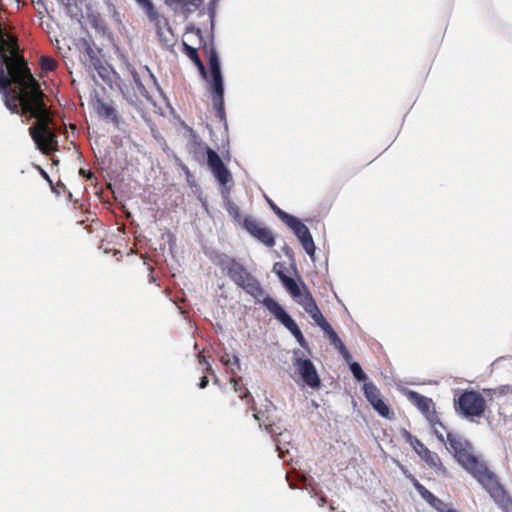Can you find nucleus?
I'll return each instance as SVG.
<instances>
[{
    "instance_id": "27",
    "label": "nucleus",
    "mask_w": 512,
    "mask_h": 512,
    "mask_svg": "<svg viewBox=\"0 0 512 512\" xmlns=\"http://www.w3.org/2000/svg\"><path fill=\"white\" fill-rule=\"evenodd\" d=\"M226 210L228 214L233 218L235 222L241 223L243 222L242 215L240 213L239 207L232 201H227L226 203Z\"/></svg>"
},
{
    "instance_id": "35",
    "label": "nucleus",
    "mask_w": 512,
    "mask_h": 512,
    "mask_svg": "<svg viewBox=\"0 0 512 512\" xmlns=\"http://www.w3.org/2000/svg\"><path fill=\"white\" fill-rule=\"evenodd\" d=\"M99 62H100V60H99V59H96V61H95V62H93V65H94L95 69L98 71L99 76H101V77L104 79V78H105V75H104V73L101 71V69H102V70H104V71H107V70H106V68H104L102 65H99V66H98V65H97V63H99Z\"/></svg>"
},
{
    "instance_id": "7",
    "label": "nucleus",
    "mask_w": 512,
    "mask_h": 512,
    "mask_svg": "<svg viewBox=\"0 0 512 512\" xmlns=\"http://www.w3.org/2000/svg\"><path fill=\"white\" fill-rule=\"evenodd\" d=\"M262 304L283 326H285L291 332V334L296 338L297 342L302 347H304L306 341L303 333L299 329L296 322L284 310V308L270 296H266L264 299H262Z\"/></svg>"
},
{
    "instance_id": "6",
    "label": "nucleus",
    "mask_w": 512,
    "mask_h": 512,
    "mask_svg": "<svg viewBox=\"0 0 512 512\" xmlns=\"http://www.w3.org/2000/svg\"><path fill=\"white\" fill-rule=\"evenodd\" d=\"M455 409L467 418L481 417L486 409V401L480 392L464 390L455 399Z\"/></svg>"
},
{
    "instance_id": "44",
    "label": "nucleus",
    "mask_w": 512,
    "mask_h": 512,
    "mask_svg": "<svg viewBox=\"0 0 512 512\" xmlns=\"http://www.w3.org/2000/svg\"><path fill=\"white\" fill-rule=\"evenodd\" d=\"M329 507H330V510H331V511H334V510H335V507H334L332 504H331Z\"/></svg>"
},
{
    "instance_id": "4",
    "label": "nucleus",
    "mask_w": 512,
    "mask_h": 512,
    "mask_svg": "<svg viewBox=\"0 0 512 512\" xmlns=\"http://www.w3.org/2000/svg\"><path fill=\"white\" fill-rule=\"evenodd\" d=\"M44 97L39 96L19 113L36 119L35 125L29 128L30 135L39 150L48 154L51 151L57 150L58 141L56 134L50 127L52 120L44 102Z\"/></svg>"
},
{
    "instance_id": "9",
    "label": "nucleus",
    "mask_w": 512,
    "mask_h": 512,
    "mask_svg": "<svg viewBox=\"0 0 512 512\" xmlns=\"http://www.w3.org/2000/svg\"><path fill=\"white\" fill-rule=\"evenodd\" d=\"M193 134V138L195 139V143L201 150H206L207 153V164L209 168L211 169L212 173L216 177V179L220 182L222 185H226L228 182L231 181V173L227 169V167L224 165L223 161L221 160L220 156L211 148L205 147L204 144L201 141H198V136L195 133Z\"/></svg>"
},
{
    "instance_id": "10",
    "label": "nucleus",
    "mask_w": 512,
    "mask_h": 512,
    "mask_svg": "<svg viewBox=\"0 0 512 512\" xmlns=\"http://www.w3.org/2000/svg\"><path fill=\"white\" fill-rule=\"evenodd\" d=\"M285 224L294 232L299 239L303 249L313 259L315 255V244L308 227L295 216H285Z\"/></svg>"
},
{
    "instance_id": "24",
    "label": "nucleus",
    "mask_w": 512,
    "mask_h": 512,
    "mask_svg": "<svg viewBox=\"0 0 512 512\" xmlns=\"http://www.w3.org/2000/svg\"><path fill=\"white\" fill-rule=\"evenodd\" d=\"M97 112L99 115L103 117L117 121L116 110L111 105H108L104 102H99L97 105Z\"/></svg>"
},
{
    "instance_id": "3",
    "label": "nucleus",
    "mask_w": 512,
    "mask_h": 512,
    "mask_svg": "<svg viewBox=\"0 0 512 512\" xmlns=\"http://www.w3.org/2000/svg\"><path fill=\"white\" fill-rule=\"evenodd\" d=\"M448 449L489 493L503 512H512V497L499 482L497 476L471 453V445L462 436L447 432Z\"/></svg>"
},
{
    "instance_id": "21",
    "label": "nucleus",
    "mask_w": 512,
    "mask_h": 512,
    "mask_svg": "<svg viewBox=\"0 0 512 512\" xmlns=\"http://www.w3.org/2000/svg\"><path fill=\"white\" fill-rule=\"evenodd\" d=\"M420 458L425 461L429 467L435 469L437 472H441L443 475L447 474V469L443 465L440 457L436 452L427 449L424 451Z\"/></svg>"
},
{
    "instance_id": "13",
    "label": "nucleus",
    "mask_w": 512,
    "mask_h": 512,
    "mask_svg": "<svg viewBox=\"0 0 512 512\" xmlns=\"http://www.w3.org/2000/svg\"><path fill=\"white\" fill-rule=\"evenodd\" d=\"M414 488L420 496L438 512H458L456 509L449 507L447 503L436 497L424 485H422L412 474L407 475Z\"/></svg>"
},
{
    "instance_id": "41",
    "label": "nucleus",
    "mask_w": 512,
    "mask_h": 512,
    "mask_svg": "<svg viewBox=\"0 0 512 512\" xmlns=\"http://www.w3.org/2000/svg\"><path fill=\"white\" fill-rule=\"evenodd\" d=\"M326 502H327L326 497H321L320 498V506H323Z\"/></svg>"
},
{
    "instance_id": "32",
    "label": "nucleus",
    "mask_w": 512,
    "mask_h": 512,
    "mask_svg": "<svg viewBox=\"0 0 512 512\" xmlns=\"http://www.w3.org/2000/svg\"><path fill=\"white\" fill-rule=\"evenodd\" d=\"M269 205L271 209L274 211V213L285 223L287 221V218L285 216H291L290 214L286 213L282 209H280L274 202L271 200H268Z\"/></svg>"
},
{
    "instance_id": "33",
    "label": "nucleus",
    "mask_w": 512,
    "mask_h": 512,
    "mask_svg": "<svg viewBox=\"0 0 512 512\" xmlns=\"http://www.w3.org/2000/svg\"><path fill=\"white\" fill-rule=\"evenodd\" d=\"M215 3H216V0H212L209 3V6L207 8V15L209 17V21H210V24H211V29H213V27H214Z\"/></svg>"
},
{
    "instance_id": "1",
    "label": "nucleus",
    "mask_w": 512,
    "mask_h": 512,
    "mask_svg": "<svg viewBox=\"0 0 512 512\" xmlns=\"http://www.w3.org/2000/svg\"><path fill=\"white\" fill-rule=\"evenodd\" d=\"M182 52L194 63L207 83L214 109L219 117L224 116V79L213 36L207 42L200 28L190 24L186 27L182 41Z\"/></svg>"
},
{
    "instance_id": "23",
    "label": "nucleus",
    "mask_w": 512,
    "mask_h": 512,
    "mask_svg": "<svg viewBox=\"0 0 512 512\" xmlns=\"http://www.w3.org/2000/svg\"><path fill=\"white\" fill-rule=\"evenodd\" d=\"M403 436L406 442H408L411 445V447L418 454L419 457H421L424 451L428 449L420 439L413 436L410 432L405 430Z\"/></svg>"
},
{
    "instance_id": "11",
    "label": "nucleus",
    "mask_w": 512,
    "mask_h": 512,
    "mask_svg": "<svg viewBox=\"0 0 512 512\" xmlns=\"http://www.w3.org/2000/svg\"><path fill=\"white\" fill-rule=\"evenodd\" d=\"M242 227L265 246L273 247L275 245V237L272 231L255 218L251 216L244 217Z\"/></svg>"
},
{
    "instance_id": "36",
    "label": "nucleus",
    "mask_w": 512,
    "mask_h": 512,
    "mask_svg": "<svg viewBox=\"0 0 512 512\" xmlns=\"http://www.w3.org/2000/svg\"><path fill=\"white\" fill-rule=\"evenodd\" d=\"M79 174L82 175L83 177L87 178V179L94 178V173L93 172H91L90 170H85L83 168H81L79 170Z\"/></svg>"
},
{
    "instance_id": "30",
    "label": "nucleus",
    "mask_w": 512,
    "mask_h": 512,
    "mask_svg": "<svg viewBox=\"0 0 512 512\" xmlns=\"http://www.w3.org/2000/svg\"><path fill=\"white\" fill-rule=\"evenodd\" d=\"M139 4L143 6L149 18L156 17V9L151 0H136Z\"/></svg>"
},
{
    "instance_id": "20",
    "label": "nucleus",
    "mask_w": 512,
    "mask_h": 512,
    "mask_svg": "<svg viewBox=\"0 0 512 512\" xmlns=\"http://www.w3.org/2000/svg\"><path fill=\"white\" fill-rule=\"evenodd\" d=\"M0 36V52H9L11 54L10 58L19 57L17 55V39L14 36L9 35L2 27Z\"/></svg>"
},
{
    "instance_id": "16",
    "label": "nucleus",
    "mask_w": 512,
    "mask_h": 512,
    "mask_svg": "<svg viewBox=\"0 0 512 512\" xmlns=\"http://www.w3.org/2000/svg\"><path fill=\"white\" fill-rule=\"evenodd\" d=\"M298 303L304 308V310L310 315L315 323L323 329L326 324H329L318 308L316 301L312 294L306 289L303 293V297L298 299Z\"/></svg>"
},
{
    "instance_id": "2",
    "label": "nucleus",
    "mask_w": 512,
    "mask_h": 512,
    "mask_svg": "<svg viewBox=\"0 0 512 512\" xmlns=\"http://www.w3.org/2000/svg\"><path fill=\"white\" fill-rule=\"evenodd\" d=\"M7 71L0 66V91L4 92L5 106L19 113L39 96H45L21 57L2 55Z\"/></svg>"
},
{
    "instance_id": "22",
    "label": "nucleus",
    "mask_w": 512,
    "mask_h": 512,
    "mask_svg": "<svg viewBox=\"0 0 512 512\" xmlns=\"http://www.w3.org/2000/svg\"><path fill=\"white\" fill-rule=\"evenodd\" d=\"M240 380H241V378H239V379H236L234 377L231 378V383L233 384L234 390L239 393V396H240L241 399H248V403L250 404V409L252 411H254L253 417L256 420H259L258 413L256 412L255 400L251 396V394H250V392H249V390L247 388H243V392H242V388L239 386V381Z\"/></svg>"
},
{
    "instance_id": "14",
    "label": "nucleus",
    "mask_w": 512,
    "mask_h": 512,
    "mask_svg": "<svg viewBox=\"0 0 512 512\" xmlns=\"http://www.w3.org/2000/svg\"><path fill=\"white\" fill-rule=\"evenodd\" d=\"M294 366L307 386L313 389L320 387L321 381L311 360L298 358L295 360Z\"/></svg>"
},
{
    "instance_id": "5",
    "label": "nucleus",
    "mask_w": 512,
    "mask_h": 512,
    "mask_svg": "<svg viewBox=\"0 0 512 512\" xmlns=\"http://www.w3.org/2000/svg\"><path fill=\"white\" fill-rule=\"evenodd\" d=\"M217 265L237 286L262 303L261 298H265L264 289L258 279L248 272L243 264L235 258L222 254L218 256Z\"/></svg>"
},
{
    "instance_id": "29",
    "label": "nucleus",
    "mask_w": 512,
    "mask_h": 512,
    "mask_svg": "<svg viewBox=\"0 0 512 512\" xmlns=\"http://www.w3.org/2000/svg\"><path fill=\"white\" fill-rule=\"evenodd\" d=\"M350 370L358 381H365L366 380V374L363 372L361 366L357 362H353L350 364Z\"/></svg>"
},
{
    "instance_id": "40",
    "label": "nucleus",
    "mask_w": 512,
    "mask_h": 512,
    "mask_svg": "<svg viewBox=\"0 0 512 512\" xmlns=\"http://www.w3.org/2000/svg\"><path fill=\"white\" fill-rule=\"evenodd\" d=\"M58 2L65 5L66 7H69V5H70V0H58Z\"/></svg>"
},
{
    "instance_id": "8",
    "label": "nucleus",
    "mask_w": 512,
    "mask_h": 512,
    "mask_svg": "<svg viewBox=\"0 0 512 512\" xmlns=\"http://www.w3.org/2000/svg\"><path fill=\"white\" fill-rule=\"evenodd\" d=\"M122 69L125 75L131 77L133 83L137 87L139 94L142 97L149 99L147 85L150 83L156 84V79L150 69L145 66L140 72H138L126 58H123L122 60Z\"/></svg>"
},
{
    "instance_id": "39",
    "label": "nucleus",
    "mask_w": 512,
    "mask_h": 512,
    "mask_svg": "<svg viewBox=\"0 0 512 512\" xmlns=\"http://www.w3.org/2000/svg\"><path fill=\"white\" fill-rule=\"evenodd\" d=\"M205 372H206L207 374H211V375L214 373V371H213V369H212V367H211V365H210V364H207V365H206V367H205Z\"/></svg>"
},
{
    "instance_id": "19",
    "label": "nucleus",
    "mask_w": 512,
    "mask_h": 512,
    "mask_svg": "<svg viewBox=\"0 0 512 512\" xmlns=\"http://www.w3.org/2000/svg\"><path fill=\"white\" fill-rule=\"evenodd\" d=\"M166 3L175 11L180 10L184 16L195 11L202 0H166Z\"/></svg>"
},
{
    "instance_id": "34",
    "label": "nucleus",
    "mask_w": 512,
    "mask_h": 512,
    "mask_svg": "<svg viewBox=\"0 0 512 512\" xmlns=\"http://www.w3.org/2000/svg\"><path fill=\"white\" fill-rule=\"evenodd\" d=\"M282 267V265L280 263H276L274 265V268L273 270L276 272L277 276L279 277V279L281 280V282L283 283V279H286V278H290L289 276H287L281 269H277V267Z\"/></svg>"
},
{
    "instance_id": "15",
    "label": "nucleus",
    "mask_w": 512,
    "mask_h": 512,
    "mask_svg": "<svg viewBox=\"0 0 512 512\" xmlns=\"http://www.w3.org/2000/svg\"><path fill=\"white\" fill-rule=\"evenodd\" d=\"M410 400L415 404V406L420 410V412L425 416L429 423L438 422V414L435 410L434 402L431 398L423 396L417 392H410Z\"/></svg>"
},
{
    "instance_id": "37",
    "label": "nucleus",
    "mask_w": 512,
    "mask_h": 512,
    "mask_svg": "<svg viewBox=\"0 0 512 512\" xmlns=\"http://www.w3.org/2000/svg\"><path fill=\"white\" fill-rule=\"evenodd\" d=\"M197 359H198V362H199L200 365H205L206 366L207 364H209V362L207 361L205 355L203 353H201V352H199L197 354Z\"/></svg>"
},
{
    "instance_id": "42",
    "label": "nucleus",
    "mask_w": 512,
    "mask_h": 512,
    "mask_svg": "<svg viewBox=\"0 0 512 512\" xmlns=\"http://www.w3.org/2000/svg\"><path fill=\"white\" fill-rule=\"evenodd\" d=\"M42 174H43V177H45L46 179H49L48 174L44 170H42Z\"/></svg>"
},
{
    "instance_id": "18",
    "label": "nucleus",
    "mask_w": 512,
    "mask_h": 512,
    "mask_svg": "<svg viewBox=\"0 0 512 512\" xmlns=\"http://www.w3.org/2000/svg\"><path fill=\"white\" fill-rule=\"evenodd\" d=\"M322 330L328 336L331 344L334 345V347L340 352L343 358L349 362L351 360V355L331 325L326 324V327H324Z\"/></svg>"
},
{
    "instance_id": "25",
    "label": "nucleus",
    "mask_w": 512,
    "mask_h": 512,
    "mask_svg": "<svg viewBox=\"0 0 512 512\" xmlns=\"http://www.w3.org/2000/svg\"><path fill=\"white\" fill-rule=\"evenodd\" d=\"M284 287L289 291L292 297L301 299L303 294L301 293V289L296 283V281L292 278L283 279Z\"/></svg>"
},
{
    "instance_id": "12",
    "label": "nucleus",
    "mask_w": 512,
    "mask_h": 512,
    "mask_svg": "<svg viewBox=\"0 0 512 512\" xmlns=\"http://www.w3.org/2000/svg\"><path fill=\"white\" fill-rule=\"evenodd\" d=\"M363 391L368 402L382 417H385L387 419L392 418L393 412L389 409L388 405L381 398V393L374 383H364Z\"/></svg>"
},
{
    "instance_id": "28",
    "label": "nucleus",
    "mask_w": 512,
    "mask_h": 512,
    "mask_svg": "<svg viewBox=\"0 0 512 512\" xmlns=\"http://www.w3.org/2000/svg\"><path fill=\"white\" fill-rule=\"evenodd\" d=\"M40 67L44 72H51L56 69L57 61L49 56H42L40 58Z\"/></svg>"
},
{
    "instance_id": "31",
    "label": "nucleus",
    "mask_w": 512,
    "mask_h": 512,
    "mask_svg": "<svg viewBox=\"0 0 512 512\" xmlns=\"http://www.w3.org/2000/svg\"><path fill=\"white\" fill-rule=\"evenodd\" d=\"M433 431H434V434L436 435L437 439L440 441V442H445V437H444V434L443 432L440 430V428L442 430H445V427L444 425L442 424V422L440 421V418L438 417V422L436 423H430Z\"/></svg>"
},
{
    "instance_id": "17",
    "label": "nucleus",
    "mask_w": 512,
    "mask_h": 512,
    "mask_svg": "<svg viewBox=\"0 0 512 512\" xmlns=\"http://www.w3.org/2000/svg\"><path fill=\"white\" fill-rule=\"evenodd\" d=\"M150 19L155 21L156 23L157 34L159 36L160 41L163 42L165 45L172 44L174 40V34L167 19L164 17H160L157 12L156 17Z\"/></svg>"
},
{
    "instance_id": "38",
    "label": "nucleus",
    "mask_w": 512,
    "mask_h": 512,
    "mask_svg": "<svg viewBox=\"0 0 512 512\" xmlns=\"http://www.w3.org/2000/svg\"><path fill=\"white\" fill-rule=\"evenodd\" d=\"M208 383H209L208 378L206 375H204L203 377H201L200 382L198 384L199 388H201V389L206 388Z\"/></svg>"
},
{
    "instance_id": "26",
    "label": "nucleus",
    "mask_w": 512,
    "mask_h": 512,
    "mask_svg": "<svg viewBox=\"0 0 512 512\" xmlns=\"http://www.w3.org/2000/svg\"><path fill=\"white\" fill-rule=\"evenodd\" d=\"M220 361L223 365L231 367L233 373V366H235L237 370H240V361L236 355H230L229 353H225L221 356Z\"/></svg>"
},
{
    "instance_id": "43",
    "label": "nucleus",
    "mask_w": 512,
    "mask_h": 512,
    "mask_svg": "<svg viewBox=\"0 0 512 512\" xmlns=\"http://www.w3.org/2000/svg\"><path fill=\"white\" fill-rule=\"evenodd\" d=\"M92 53H93L92 48H88V54H89L90 56H92V55H91ZM91 58L93 59V57H91Z\"/></svg>"
}]
</instances>
